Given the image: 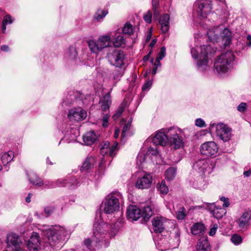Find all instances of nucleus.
Segmentation results:
<instances>
[{
	"mask_svg": "<svg viewBox=\"0 0 251 251\" xmlns=\"http://www.w3.org/2000/svg\"><path fill=\"white\" fill-rule=\"evenodd\" d=\"M216 51V50L211 46L203 45L191 49V53L193 58L199 59L197 62V67L200 71H203L208 67V55H214Z\"/></svg>",
	"mask_w": 251,
	"mask_h": 251,
	"instance_id": "f257e3e1",
	"label": "nucleus"
},
{
	"mask_svg": "<svg viewBox=\"0 0 251 251\" xmlns=\"http://www.w3.org/2000/svg\"><path fill=\"white\" fill-rule=\"evenodd\" d=\"M122 195L119 192H115L108 194L101 204V209L106 214H113L120 209V201Z\"/></svg>",
	"mask_w": 251,
	"mask_h": 251,
	"instance_id": "f03ea898",
	"label": "nucleus"
},
{
	"mask_svg": "<svg viewBox=\"0 0 251 251\" xmlns=\"http://www.w3.org/2000/svg\"><path fill=\"white\" fill-rule=\"evenodd\" d=\"M235 56L231 51H227L218 56L214 63V70L219 74H225L231 68Z\"/></svg>",
	"mask_w": 251,
	"mask_h": 251,
	"instance_id": "7ed1b4c3",
	"label": "nucleus"
},
{
	"mask_svg": "<svg viewBox=\"0 0 251 251\" xmlns=\"http://www.w3.org/2000/svg\"><path fill=\"white\" fill-rule=\"evenodd\" d=\"M94 227L92 239L90 240V239H87L84 241V245L86 246L88 250L90 249V245L92 242H100L105 238L106 232H112L111 229H110L111 227V226L109 227V226L107 224L103 222L100 223L95 222L94 224Z\"/></svg>",
	"mask_w": 251,
	"mask_h": 251,
	"instance_id": "20e7f679",
	"label": "nucleus"
},
{
	"mask_svg": "<svg viewBox=\"0 0 251 251\" xmlns=\"http://www.w3.org/2000/svg\"><path fill=\"white\" fill-rule=\"evenodd\" d=\"M208 39L213 43L218 42L222 37L226 39L225 45L229 44L231 41V33L229 30L221 25L210 28L207 32Z\"/></svg>",
	"mask_w": 251,
	"mask_h": 251,
	"instance_id": "39448f33",
	"label": "nucleus"
},
{
	"mask_svg": "<svg viewBox=\"0 0 251 251\" xmlns=\"http://www.w3.org/2000/svg\"><path fill=\"white\" fill-rule=\"evenodd\" d=\"M168 136L171 146L175 149H179L184 146L183 132L177 127H171L168 129Z\"/></svg>",
	"mask_w": 251,
	"mask_h": 251,
	"instance_id": "423d86ee",
	"label": "nucleus"
},
{
	"mask_svg": "<svg viewBox=\"0 0 251 251\" xmlns=\"http://www.w3.org/2000/svg\"><path fill=\"white\" fill-rule=\"evenodd\" d=\"M210 129L215 131L216 136L224 142L229 141L232 136V129L223 123L210 124Z\"/></svg>",
	"mask_w": 251,
	"mask_h": 251,
	"instance_id": "0eeeda50",
	"label": "nucleus"
},
{
	"mask_svg": "<svg viewBox=\"0 0 251 251\" xmlns=\"http://www.w3.org/2000/svg\"><path fill=\"white\" fill-rule=\"evenodd\" d=\"M198 15L202 18L207 17L212 10L211 0H197L194 4Z\"/></svg>",
	"mask_w": 251,
	"mask_h": 251,
	"instance_id": "6e6552de",
	"label": "nucleus"
},
{
	"mask_svg": "<svg viewBox=\"0 0 251 251\" xmlns=\"http://www.w3.org/2000/svg\"><path fill=\"white\" fill-rule=\"evenodd\" d=\"M107 57L110 63L116 67L121 68L125 64L126 55L123 51L113 49Z\"/></svg>",
	"mask_w": 251,
	"mask_h": 251,
	"instance_id": "1a4fd4ad",
	"label": "nucleus"
},
{
	"mask_svg": "<svg viewBox=\"0 0 251 251\" xmlns=\"http://www.w3.org/2000/svg\"><path fill=\"white\" fill-rule=\"evenodd\" d=\"M80 182L74 176H69L66 179H59L55 181L48 182V184H46L50 188H54L57 186L62 187L65 186L68 184L72 188L79 186Z\"/></svg>",
	"mask_w": 251,
	"mask_h": 251,
	"instance_id": "9d476101",
	"label": "nucleus"
},
{
	"mask_svg": "<svg viewBox=\"0 0 251 251\" xmlns=\"http://www.w3.org/2000/svg\"><path fill=\"white\" fill-rule=\"evenodd\" d=\"M43 230L44 236H46L47 242L52 247L60 248L63 243L59 237L53 231V230L48 226H45Z\"/></svg>",
	"mask_w": 251,
	"mask_h": 251,
	"instance_id": "9b49d317",
	"label": "nucleus"
},
{
	"mask_svg": "<svg viewBox=\"0 0 251 251\" xmlns=\"http://www.w3.org/2000/svg\"><path fill=\"white\" fill-rule=\"evenodd\" d=\"M218 146L215 142L209 141L206 142L201 145L200 151L203 155L214 157L218 153Z\"/></svg>",
	"mask_w": 251,
	"mask_h": 251,
	"instance_id": "f8f14e48",
	"label": "nucleus"
},
{
	"mask_svg": "<svg viewBox=\"0 0 251 251\" xmlns=\"http://www.w3.org/2000/svg\"><path fill=\"white\" fill-rule=\"evenodd\" d=\"M6 243L7 247L13 251H22V241L18 234L11 232L7 234Z\"/></svg>",
	"mask_w": 251,
	"mask_h": 251,
	"instance_id": "ddd939ff",
	"label": "nucleus"
},
{
	"mask_svg": "<svg viewBox=\"0 0 251 251\" xmlns=\"http://www.w3.org/2000/svg\"><path fill=\"white\" fill-rule=\"evenodd\" d=\"M149 140L151 139H149ZM169 140L168 129L162 128L157 132L155 135L151 138L153 143L156 145L165 146Z\"/></svg>",
	"mask_w": 251,
	"mask_h": 251,
	"instance_id": "4468645a",
	"label": "nucleus"
},
{
	"mask_svg": "<svg viewBox=\"0 0 251 251\" xmlns=\"http://www.w3.org/2000/svg\"><path fill=\"white\" fill-rule=\"evenodd\" d=\"M168 220L162 216H156L152 220L153 230L156 233H161L165 229Z\"/></svg>",
	"mask_w": 251,
	"mask_h": 251,
	"instance_id": "2eb2a0df",
	"label": "nucleus"
},
{
	"mask_svg": "<svg viewBox=\"0 0 251 251\" xmlns=\"http://www.w3.org/2000/svg\"><path fill=\"white\" fill-rule=\"evenodd\" d=\"M87 117L86 111L81 107L71 109L68 114V117L70 121H80L83 120Z\"/></svg>",
	"mask_w": 251,
	"mask_h": 251,
	"instance_id": "dca6fc26",
	"label": "nucleus"
},
{
	"mask_svg": "<svg viewBox=\"0 0 251 251\" xmlns=\"http://www.w3.org/2000/svg\"><path fill=\"white\" fill-rule=\"evenodd\" d=\"M26 246L29 251H37L40 249V238L37 233L32 232Z\"/></svg>",
	"mask_w": 251,
	"mask_h": 251,
	"instance_id": "f3484780",
	"label": "nucleus"
},
{
	"mask_svg": "<svg viewBox=\"0 0 251 251\" xmlns=\"http://www.w3.org/2000/svg\"><path fill=\"white\" fill-rule=\"evenodd\" d=\"M118 143L114 142L113 144L110 147V143L106 141L100 149V153L103 155L108 154L110 156H114L118 150Z\"/></svg>",
	"mask_w": 251,
	"mask_h": 251,
	"instance_id": "a211bd4d",
	"label": "nucleus"
},
{
	"mask_svg": "<svg viewBox=\"0 0 251 251\" xmlns=\"http://www.w3.org/2000/svg\"><path fill=\"white\" fill-rule=\"evenodd\" d=\"M152 180V176L150 174H146L142 177L138 178L135 186L138 189H147L151 186Z\"/></svg>",
	"mask_w": 251,
	"mask_h": 251,
	"instance_id": "6ab92c4d",
	"label": "nucleus"
},
{
	"mask_svg": "<svg viewBox=\"0 0 251 251\" xmlns=\"http://www.w3.org/2000/svg\"><path fill=\"white\" fill-rule=\"evenodd\" d=\"M126 215L128 220L137 221L142 217V211L136 206L130 205L127 209Z\"/></svg>",
	"mask_w": 251,
	"mask_h": 251,
	"instance_id": "aec40b11",
	"label": "nucleus"
},
{
	"mask_svg": "<svg viewBox=\"0 0 251 251\" xmlns=\"http://www.w3.org/2000/svg\"><path fill=\"white\" fill-rule=\"evenodd\" d=\"M190 184L195 189L203 190L206 188L207 183L203 176L200 175L190 181Z\"/></svg>",
	"mask_w": 251,
	"mask_h": 251,
	"instance_id": "412c9836",
	"label": "nucleus"
},
{
	"mask_svg": "<svg viewBox=\"0 0 251 251\" xmlns=\"http://www.w3.org/2000/svg\"><path fill=\"white\" fill-rule=\"evenodd\" d=\"M51 229L60 238L63 243L66 239L69 238L70 236V231L67 230L65 228L61 226H55L54 227H50Z\"/></svg>",
	"mask_w": 251,
	"mask_h": 251,
	"instance_id": "4be33fe9",
	"label": "nucleus"
},
{
	"mask_svg": "<svg viewBox=\"0 0 251 251\" xmlns=\"http://www.w3.org/2000/svg\"><path fill=\"white\" fill-rule=\"evenodd\" d=\"M180 232L178 228L175 227L170 232V237L171 238V247L175 248L177 247L180 241Z\"/></svg>",
	"mask_w": 251,
	"mask_h": 251,
	"instance_id": "5701e85b",
	"label": "nucleus"
},
{
	"mask_svg": "<svg viewBox=\"0 0 251 251\" xmlns=\"http://www.w3.org/2000/svg\"><path fill=\"white\" fill-rule=\"evenodd\" d=\"M208 167V163L204 159H198L193 165L195 170L202 175L204 173Z\"/></svg>",
	"mask_w": 251,
	"mask_h": 251,
	"instance_id": "b1692460",
	"label": "nucleus"
},
{
	"mask_svg": "<svg viewBox=\"0 0 251 251\" xmlns=\"http://www.w3.org/2000/svg\"><path fill=\"white\" fill-rule=\"evenodd\" d=\"M251 215L247 212H244L238 220V226L240 228H247L249 225Z\"/></svg>",
	"mask_w": 251,
	"mask_h": 251,
	"instance_id": "393cba45",
	"label": "nucleus"
},
{
	"mask_svg": "<svg viewBox=\"0 0 251 251\" xmlns=\"http://www.w3.org/2000/svg\"><path fill=\"white\" fill-rule=\"evenodd\" d=\"M170 16L168 14H165L159 19V24L162 32L165 33L169 29Z\"/></svg>",
	"mask_w": 251,
	"mask_h": 251,
	"instance_id": "a878e982",
	"label": "nucleus"
},
{
	"mask_svg": "<svg viewBox=\"0 0 251 251\" xmlns=\"http://www.w3.org/2000/svg\"><path fill=\"white\" fill-rule=\"evenodd\" d=\"M211 247L207 239H200L197 245V251H211Z\"/></svg>",
	"mask_w": 251,
	"mask_h": 251,
	"instance_id": "bb28decb",
	"label": "nucleus"
},
{
	"mask_svg": "<svg viewBox=\"0 0 251 251\" xmlns=\"http://www.w3.org/2000/svg\"><path fill=\"white\" fill-rule=\"evenodd\" d=\"M191 232L194 235H202L204 233V225L199 223H195L191 227Z\"/></svg>",
	"mask_w": 251,
	"mask_h": 251,
	"instance_id": "cd10ccee",
	"label": "nucleus"
},
{
	"mask_svg": "<svg viewBox=\"0 0 251 251\" xmlns=\"http://www.w3.org/2000/svg\"><path fill=\"white\" fill-rule=\"evenodd\" d=\"M97 138V136L94 131H89L85 134L83 139L87 145H91L95 142Z\"/></svg>",
	"mask_w": 251,
	"mask_h": 251,
	"instance_id": "c85d7f7f",
	"label": "nucleus"
},
{
	"mask_svg": "<svg viewBox=\"0 0 251 251\" xmlns=\"http://www.w3.org/2000/svg\"><path fill=\"white\" fill-rule=\"evenodd\" d=\"M98 40L99 43L100 48H101V50L105 48L110 46L111 44V38L108 35L100 37Z\"/></svg>",
	"mask_w": 251,
	"mask_h": 251,
	"instance_id": "c756f323",
	"label": "nucleus"
},
{
	"mask_svg": "<svg viewBox=\"0 0 251 251\" xmlns=\"http://www.w3.org/2000/svg\"><path fill=\"white\" fill-rule=\"evenodd\" d=\"M111 103V100L110 94L107 93L104 95L102 99L100 100V104L102 110L105 111L107 109H109Z\"/></svg>",
	"mask_w": 251,
	"mask_h": 251,
	"instance_id": "7c9ffc66",
	"label": "nucleus"
},
{
	"mask_svg": "<svg viewBox=\"0 0 251 251\" xmlns=\"http://www.w3.org/2000/svg\"><path fill=\"white\" fill-rule=\"evenodd\" d=\"M88 44L91 52L97 53L101 51V49L100 48L98 40H91L88 41Z\"/></svg>",
	"mask_w": 251,
	"mask_h": 251,
	"instance_id": "2f4dec72",
	"label": "nucleus"
},
{
	"mask_svg": "<svg viewBox=\"0 0 251 251\" xmlns=\"http://www.w3.org/2000/svg\"><path fill=\"white\" fill-rule=\"evenodd\" d=\"M14 157V155L13 152L12 151H9L4 153L2 155L1 160L4 165H5L10 162L13 159Z\"/></svg>",
	"mask_w": 251,
	"mask_h": 251,
	"instance_id": "473e14b6",
	"label": "nucleus"
},
{
	"mask_svg": "<svg viewBox=\"0 0 251 251\" xmlns=\"http://www.w3.org/2000/svg\"><path fill=\"white\" fill-rule=\"evenodd\" d=\"M153 211L151 206H144L142 211V216L145 221H148L152 215Z\"/></svg>",
	"mask_w": 251,
	"mask_h": 251,
	"instance_id": "72a5a7b5",
	"label": "nucleus"
},
{
	"mask_svg": "<svg viewBox=\"0 0 251 251\" xmlns=\"http://www.w3.org/2000/svg\"><path fill=\"white\" fill-rule=\"evenodd\" d=\"M95 159L92 157H87L83 162L81 168V171L88 170L95 163Z\"/></svg>",
	"mask_w": 251,
	"mask_h": 251,
	"instance_id": "f704fd0d",
	"label": "nucleus"
},
{
	"mask_svg": "<svg viewBox=\"0 0 251 251\" xmlns=\"http://www.w3.org/2000/svg\"><path fill=\"white\" fill-rule=\"evenodd\" d=\"M29 180L33 185L40 186L44 184L43 181L36 175L32 174L28 176Z\"/></svg>",
	"mask_w": 251,
	"mask_h": 251,
	"instance_id": "c9c22d12",
	"label": "nucleus"
},
{
	"mask_svg": "<svg viewBox=\"0 0 251 251\" xmlns=\"http://www.w3.org/2000/svg\"><path fill=\"white\" fill-rule=\"evenodd\" d=\"M157 189L162 194H167L169 192V189L166 184L165 180H162L160 183L157 184Z\"/></svg>",
	"mask_w": 251,
	"mask_h": 251,
	"instance_id": "e433bc0d",
	"label": "nucleus"
},
{
	"mask_svg": "<svg viewBox=\"0 0 251 251\" xmlns=\"http://www.w3.org/2000/svg\"><path fill=\"white\" fill-rule=\"evenodd\" d=\"M134 27L128 22H126L122 28V32L124 34L131 35L133 33Z\"/></svg>",
	"mask_w": 251,
	"mask_h": 251,
	"instance_id": "4c0bfd02",
	"label": "nucleus"
},
{
	"mask_svg": "<svg viewBox=\"0 0 251 251\" xmlns=\"http://www.w3.org/2000/svg\"><path fill=\"white\" fill-rule=\"evenodd\" d=\"M176 170L175 168L170 167L165 172L166 178L168 180H171L174 178L176 176Z\"/></svg>",
	"mask_w": 251,
	"mask_h": 251,
	"instance_id": "58836bf2",
	"label": "nucleus"
},
{
	"mask_svg": "<svg viewBox=\"0 0 251 251\" xmlns=\"http://www.w3.org/2000/svg\"><path fill=\"white\" fill-rule=\"evenodd\" d=\"M113 44L116 47H120L125 45V41L124 37L122 35L118 36L114 40Z\"/></svg>",
	"mask_w": 251,
	"mask_h": 251,
	"instance_id": "ea45409f",
	"label": "nucleus"
},
{
	"mask_svg": "<svg viewBox=\"0 0 251 251\" xmlns=\"http://www.w3.org/2000/svg\"><path fill=\"white\" fill-rule=\"evenodd\" d=\"M125 108V104L124 103H122L119 107L116 113L113 116V119H114V120L116 121L119 119V118L121 116V114L124 111Z\"/></svg>",
	"mask_w": 251,
	"mask_h": 251,
	"instance_id": "a19ab883",
	"label": "nucleus"
},
{
	"mask_svg": "<svg viewBox=\"0 0 251 251\" xmlns=\"http://www.w3.org/2000/svg\"><path fill=\"white\" fill-rule=\"evenodd\" d=\"M76 49L73 47L69 48L67 51V55L70 59H74L77 56Z\"/></svg>",
	"mask_w": 251,
	"mask_h": 251,
	"instance_id": "79ce46f5",
	"label": "nucleus"
},
{
	"mask_svg": "<svg viewBox=\"0 0 251 251\" xmlns=\"http://www.w3.org/2000/svg\"><path fill=\"white\" fill-rule=\"evenodd\" d=\"M208 207L210 212L213 213V216L216 218L217 219L221 218L222 217V215H217V208L216 207L214 203H210L208 205Z\"/></svg>",
	"mask_w": 251,
	"mask_h": 251,
	"instance_id": "37998d69",
	"label": "nucleus"
},
{
	"mask_svg": "<svg viewBox=\"0 0 251 251\" xmlns=\"http://www.w3.org/2000/svg\"><path fill=\"white\" fill-rule=\"evenodd\" d=\"M186 216L185 209L183 206L179 208L178 211L176 212V217L178 220H183Z\"/></svg>",
	"mask_w": 251,
	"mask_h": 251,
	"instance_id": "c03bdc74",
	"label": "nucleus"
},
{
	"mask_svg": "<svg viewBox=\"0 0 251 251\" xmlns=\"http://www.w3.org/2000/svg\"><path fill=\"white\" fill-rule=\"evenodd\" d=\"M230 240L234 245H238L242 242L243 239L240 235L234 234L231 236Z\"/></svg>",
	"mask_w": 251,
	"mask_h": 251,
	"instance_id": "a18cd8bd",
	"label": "nucleus"
},
{
	"mask_svg": "<svg viewBox=\"0 0 251 251\" xmlns=\"http://www.w3.org/2000/svg\"><path fill=\"white\" fill-rule=\"evenodd\" d=\"M107 14V12L106 10H99L96 14L95 17L98 21H99L103 19Z\"/></svg>",
	"mask_w": 251,
	"mask_h": 251,
	"instance_id": "49530a36",
	"label": "nucleus"
},
{
	"mask_svg": "<svg viewBox=\"0 0 251 251\" xmlns=\"http://www.w3.org/2000/svg\"><path fill=\"white\" fill-rule=\"evenodd\" d=\"M166 55V49L164 47H162L161 48L160 51L158 53V56L157 57V61L160 64V61L162 60Z\"/></svg>",
	"mask_w": 251,
	"mask_h": 251,
	"instance_id": "de8ad7c7",
	"label": "nucleus"
},
{
	"mask_svg": "<svg viewBox=\"0 0 251 251\" xmlns=\"http://www.w3.org/2000/svg\"><path fill=\"white\" fill-rule=\"evenodd\" d=\"M147 156L146 154H145L143 152H139L137 157V163L141 164L142 163L144 162L146 160Z\"/></svg>",
	"mask_w": 251,
	"mask_h": 251,
	"instance_id": "09e8293b",
	"label": "nucleus"
},
{
	"mask_svg": "<svg viewBox=\"0 0 251 251\" xmlns=\"http://www.w3.org/2000/svg\"><path fill=\"white\" fill-rule=\"evenodd\" d=\"M143 19L147 23L150 24L151 22L152 19L151 12V11H148L144 15Z\"/></svg>",
	"mask_w": 251,
	"mask_h": 251,
	"instance_id": "8fccbe9b",
	"label": "nucleus"
},
{
	"mask_svg": "<svg viewBox=\"0 0 251 251\" xmlns=\"http://www.w3.org/2000/svg\"><path fill=\"white\" fill-rule=\"evenodd\" d=\"M158 151L156 149V147L153 148V147H150L148 149V150L147 151L146 155H156L158 154Z\"/></svg>",
	"mask_w": 251,
	"mask_h": 251,
	"instance_id": "3c124183",
	"label": "nucleus"
},
{
	"mask_svg": "<svg viewBox=\"0 0 251 251\" xmlns=\"http://www.w3.org/2000/svg\"><path fill=\"white\" fill-rule=\"evenodd\" d=\"M110 116L109 114H105L102 119V126L104 127H107L108 126V120L109 119Z\"/></svg>",
	"mask_w": 251,
	"mask_h": 251,
	"instance_id": "603ef678",
	"label": "nucleus"
},
{
	"mask_svg": "<svg viewBox=\"0 0 251 251\" xmlns=\"http://www.w3.org/2000/svg\"><path fill=\"white\" fill-rule=\"evenodd\" d=\"M220 200L224 202L223 204V206L224 207H227L229 206L230 202L229 201V199L228 198H226L225 197H222L220 198Z\"/></svg>",
	"mask_w": 251,
	"mask_h": 251,
	"instance_id": "864d4df0",
	"label": "nucleus"
},
{
	"mask_svg": "<svg viewBox=\"0 0 251 251\" xmlns=\"http://www.w3.org/2000/svg\"><path fill=\"white\" fill-rule=\"evenodd\" d=\"M247 103L245 102H241L237 107V110L240 112H244L247 109Z\"/></svg>",
	"mask_w": 251,
	"mask_h": 251,
	"instance_id": "5fc2aeb1",
	"label": "nucleus"
},
{
	"mask_svg": "<svg viewBox=\"0 0 251 251\" xmlns=\"http://www.w3.org/2000/svg\"><path fill=\"white\" fill-rule=\"evenodd\" d=\"M195 125L201 127L205 126L204 121L201 118L197 119L196 120Z\"/></svg>",
	"mask_w": 251,
	"mask_h": 251,
	"instance_id": "6e6d98bb",
	"label": "nucleus"
},
{
	"mask_svg": "<svg viewBox=\"0 0 251 251\" xmlns=\"http://www.w3.org/2000/svg\"><path fill=\"white\" fill-rule=\"evenodd\" d=\"M2 22L8 25L12 23L13 20L10 15H7L4 17Z\"/></svg>",
	"mask_w": 251,
	"mask_h": 251,
	"instance_id": "4d7b16f0",
	"label": "nucleus"
},
{
	"mask_svg": "<svg viewBox=\"0 0 251 251\" xmlns=\"http://www.w3.org/2000/svg\"><path fill=\"white\" fill-rule=\"evenodd\" d=\"M152 85V81L151 80L148 81L142 86V90L145 91L149 89Z\"/></svg>",
	"mask_w": 251,
	"mask_h": 251,
	"instance_id": "13d9d810",
	"label": "nucleus"
},
{
	"mask_svg": "<svg viewBox=\"0 0 251 251\" xmlns=\"http://www.w3.org/2000/svg\"><path fill=\"white\" fill-rule=\"evenodd\" d=\"M217 228H218L217 225H214L213 227L210 229V230L209 233V235H210V236L214 235L216 233Z\"/></svg>",
	"mask_w": 251,
	"mask_h": 251,
	"instance_id": "bf43d9fd",
	"label": "nucleus"
},
{
	"mask_svg": "<svg viewBox=\"0 0 251 251\" xmlns=\"http://www.w3.org/2000/svg\"><path fill=\"white\" fill-rule=\"evenodd\" d=\"M129 126L128 125H125L123 129L121 137L123 139L126 136V132L128 130Z\"/></svg>",
	"mask_w": 251,
	"mask_h": 251,
	"instance_id": "052dcab7",
	"label": "nucleus"
},
{
	"mask_svg": "<svg viewBox=\"0 0 251 251\" xmlns=\"http://www.w3.org/2000/svg\"><path fill=\"white\" fill-rule=\"evenodd\" d=\"M223 16L224 18V22H225L227 21V19L228 18L229 16L228 12L225 9L223 11Z\"/></svg>",
	"mask_w": 251,
	"mask_h": 251,
	"instance_id": "680f3d73",
	"label": "nucleus"
},
{
	"mask_svg": "<svg viewBox=\"0 0 251 251\" xmlns=\"http://www.w3.org/2000/svg\"><path fill=\"white\" fill-rule=\"evenodd\" d=\"M157 5V3H154L153 2V0H152V8H153V10L154 11V14L155 15H158L159 14V13L158 12V11L156 10Z\"/></svg>",
	"mask_w": 251,
	"mask_h": 251,
	"instance_id": "e2e57ef3",
	"label": "nucleus"
},
{
	"mask_svg": "<svg viewBox=\"0 0 251 251\" xmlns=\"http://www.w3.org/2000/svg\"><path fill=\"white\" fill-rule=\"evenodd\" d=\"M53 210V208L50 207H47L45 208V211L46 213L49 214H50Z\"/></svg>",
	"mask_w": 251,
	"mask_h": 251,
	"instance_id": "0e129e2a",
	"label": "nucleus"
},
{
	"mask_svg": "<svg viewBox=\"0 0 251 251\" xmlns=\"http://www.w3.org/2000/svg\"><path fill=\"white\" fill-rule=\"evenodd\" d=\"M0 49L3 51H7L9 50V47L7 45H3L1 47Z\"/></svg>",
	"mask_w": 251,
	"mask_h": 251,
	"instance_id": "69168bd1",
	"label": "nucleus"
},
{
	"mask_svg": "<svg viewBox=\"0 0 251 251\" xmlns=\"http://www.w3.org/2000/svg\"><path fill=\"white\" fill-rule=\"evenodd\" d=\"M244 175L246 177H248L251 175V170L246 171L244 172Z\"/></svg>",
	"mask_w": 251,
	"mask_h": 251,
	"instance_id": "338daca9",
	"label": "nucleus"
},
{
	"mask_svg": "<svg viewBox=\"0 0 251 251\" xmlns=\"http://www.w3.org/2000/svg\"><path fill=\"white\" fill-rule=\"evenodd\" d=\"M247 39L249 40V42L247 43V45L249 47H251V35H248Z\"/></svg>",
	"mask_w": 251,
	"mask_h": 251,
	"instance_id": "774afa93",
	"label": "nucleus"
}]
</instances>
